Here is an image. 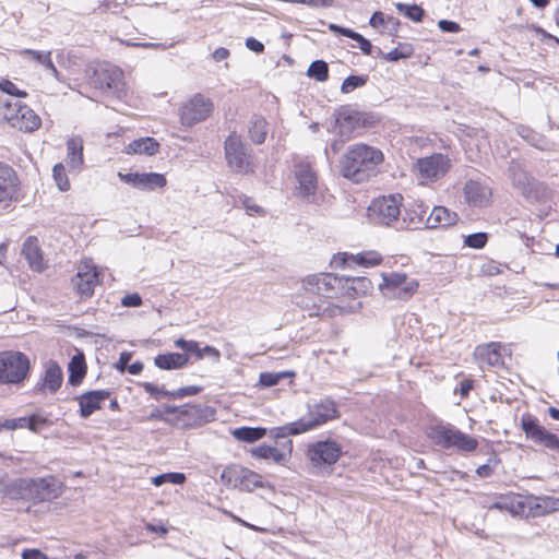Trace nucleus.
<instances>
[{"instance_id":"f257e3e1","label":"nucleus","mask_w":559,"mask_h":559,"mask_svg":"<svg viewBox=\"0 0 559 559\" xmlns=\"http://www.w3.org/2000/svg\"><path fill=\"white\" fill-rule=\"evenodd\" d=\"M383 160L379 148L357 143L348 146L340 163V171L343 177L359 183L376 176Z\"/></svg>"},{"instance_id":"f03ea898","label":"nucleus","mask_w":559,"mask_h":559,"mask_svg":"<svg viewBox=\"0 0 559 559\" xmlns=\"http://www.w3.org/2000/svg\"><path fill=\"white\" fill-rule=\"evenodd\" d=\"M402 200L401 194H391L373 200L368 207L370 219L376 224L395 229L408 227L405 221L400 218Z\"/></svg>"},{"instance_id":"7ed1b4c3","label":"nucleus","mask_w":559,"mask_h":559,"mask_svg":"<svg viewBox=\"0 0 559 559\" xmlns=\"http://www.w3.org/2000/svg\"><path fill=\"white\" fill-rule=\"evenodd\" d=\"M428 437L435 444L443 449L454 448L462 452L475 451L478 445L475 438L450 425H436L430 427Z\"/></svg>"},{"instance_id":"20e7f679","label":"nucleus","mask_w":559,"mask_h":559,"mask_svg":"<svg viewBox=\"0 0 559 559\" xmlns=\"http://www.w3.org/2000/svg\"><path fill=\"white\" fill-rule=\"evenodd\" d=\"M29 370L28 357L15 350L0 352V383L17 384L25 380Z\"/></svg>"},{"instance_id":"39448f33","label":"nucleus","mask_w":559,"mask_h":559,"mask_svg":"<svg viewBox=\"0 0 559 559\" xmlns=\"http://www.w3.org/2000/svg\"><path fill=\"white\" fill-rule=\"evenodd\" d=\"M90 83L116 98H122L126 95L123 72L116 66H98L94 69Z\"/></svg>"},{"instance_id":"423d86ee","label":"nucleus","mask_w":559,"mask_h":559,"mask_svg":"<svg viewBox=\"0 0 559 559\" xmlns=\"http://www.w3.org/2000/svg\"><path fill=\"white\" fill-rule=\"evenodd\" d=\"M416 280L408 277L405 273L391 272L382 275L379 289L386 299L408 300L417 290Z\"/></svg>"},{"instance_id":"0eeeda50","label":"nucleus","mask_w":559,"mask_h":559,"mask_svg":"<svg viewBox=\"0 0 559 559\" xmlns=\"http://www.w3.org/2000/svg\"><path fill=\"white\" fill-rule=\"evenodd\" d=\"M3 117L13 127L24 132H33L40 124V118L21 100H3Z\"/></svg>"},{"instance_id":"6e6552de","label":"nucleus","mask_w":559,"mask_h":559,"mask_svg":"<svg viewBox=\"0 0 559 559\" xmlns=\"http://www.w3.org/2000/svg\"><path fill=\"white\" fill-rule=\"evenodd\" d=\"M336 404L331 399H323L318 403L309 404L308 412L298 419L302 432H308L338 418Z\"/></svg>"},{"instance_id":"1a4fd4ad","label":"nucleus","mask_w":559,"mask_h":559,"mask_svg":"<svg viewBox=\"0 0 559 559\" xmlns=\"http://www.w3.org/2000/svg\"><path fill=\"white\" fill-rule=\"evenodd\" d=\"M344 276H337L333 273H320L308 275L302 281L304 289L319 298H335L342 295V284Z\"/></svg>"},{"instance_id":"9d476101","label":"nucleus","mask_w":559,"mask_h":559,"mask_svg":"<svg viewBox=\"0 0 559 559\" xmlns=\"http://www.w3.org/2000/svg\"><path fill=\"white\" fill-rule=\"evenodd\" d=\"M451 167V160L447 155L435 153L417 159L414 165L417 178L421 183L433 182L445 176Z\"/></svg>"},{"instance_id":"9b49d317","label":"nucleus","mask_w":559,"mask_h":559,"mask_svg":"<svg viewBox=\"0 0 559 559\" xmlns=\"http://www.w3.org/2000/svg\"><path fill=\"white\" fill-rule=\"evenodd\" d=\"M225 158L229 168L238 174H248L251 168L250 150L236 133L230 134L224 143Z\"/></svg>"},{"instance_id":"f8f14e48","label":"nucleus","mask_w":559,"mask_h":559,"mask_svg":"<svg viewBox=\"0 0 559 559\" xmlns=\"http://www.w3.org/2000/svg\"><path fill=\"white\" fill-rule=\"evenodd\" d=\"M224 485L240 490L252 491L262 487V478L259 474L239 465H229L221 474Z\"/></svg>"},{"instance_id":"ddd939ff","label":"nucleus","mask_w":559,"mask_h":559,"mask_svg":"<svg viewBox=\"0 0 559 559\" xmlns=\"http://www.w3.org/2000/svg\"><path fill=\"white\" fill-rule=\"evenodd\" d=\"M343 453L342 445L335 440L326 439L311 443L307 455L313 466H331L335 464Z\"/></svg>"},{"instance_id":"4468645a","label":"nucleus","mask_w":559,"mask_h":559,"mask_svg":"<svg viewBox=\"0 0 559 559\" xmlns=\"http://www.w3.org/2000/svg\"><path fill=\"white\" fill-rule=\"evenodd\" d=\"M213 103L202 94H195L180 108V121L183 126H193L205 120L213 111Z\"/></svg>"},{"instance_id":"2eb2a0df","label":"nucleus","mask_w":559,"mask_h":559,"mask_svg":"<svg viewBox=\"0 0 559 559\" xmlns=\"http://www.w3.org/2000/svg\"><path fill=\"white\" fill-rule=\"evenodd\" d=\"M521 426L526 437L535 443L543 444L549 450H559V438L538 424L531 415H523Z\"/></svg>"},{"instance_id":"dca6fc26","label":"nucleus","mask_w":559,"mask_h":559,"mask_svg":"<svg viewBox=\"0 0 559 559\" xmlns=\"http://www.w3.org/2000/svg\"><path fill=\"white\" fill-rule=\"evenodd\" d=\"M294 173L298 195L307 201H313L318 188V177L310 163L306 160L297 163Z\"/></svg>"},{"instance_id":"f3484780","label":"nucleus","mask_w":559,"mask_h":559,"mask_svg":"<svg viewBox=\"0 0 559 559\" xmlns=\"http://www.w3.org/2000/svg\"><path fill=\"white\" fill-rule=\"evenodd\" d=\"M463 194L469 206L485 207L490 204L492 192L484 182L469 179L464 185Z\"/></svg>"},{"instance_id":"a211bd4d","label":"nucleus","mask_w":559,"mask_h":559,"mask_svg":"<svg viewBox=\"0 0 559 559\" xmlns=\"http://www.w3.org/2000/svg\"><path fill=\"white\" fill-rule=\"evenodd\" d=\"M29 490L38 501H50L62 493V484L49 476L32 480Z\"/></svg>"},{"instance_id":"6ab92c4d","label":"nucleus","mask_w":559,"mask_h":559,"mask_svg":"<svg viewBox=\"0 0 559 559\" xmlns=\"http://www.w3.org/2000/svg\"><path fill=\"white\" fill-rule=\"evenodd\" d=\"M99 283V274L96 267L88 263L79 266L73 284L81 296L90 297L94 293L95 286Z\"/></svg>"},{"instance_id":"aec40b11","label":"nucleus","mask_w":559,"mask_h":559,"mask_svg":"<svg viewBox=\"0 0 559 559\" xmlns=\"http://www.w3.org/2000/svg\"><path fill=\"white\" fill-rule=\"evenodd\" d=\"M381 262V255L374 251L358 253L356 255L348 253H337L331 260L334 267L352 266L354 264L365 267L378 265Z\"/></svg>"},{"instance_id":"412c9836","label":"nucleus","mask_w":559,"mask_h":559,"mask_svg":"<svg viewBox=\"0 0 559 559\" xmlns=\"http://www.w3.org/2000/svg\"><path fill=\"white\" fill-rule=\"evenodd\" d=\"M501 349L502 346L500 343L491 342L477 346L474 356L480 368H484V366L497 368L504 364Z\"/></svg>"},{"instance_id":"4be33fe9","label":"nucleus","mask_w":559,"mask_h":559,"mask_svg":"<svg viewBox=\"0 0 559 559\" xmlns=\"http://www.w3.org/2000/svg\"><path fill=\"white\" fill-rule=\"evenodd\" d=\"M483 508L489 510H498L501 512H508L512 515H520L525 511V503L520 496L511 493L496 498L493 502L484 500L481 502Z\"/></svg>"},{"instance_id":"5701e85b","label":"nucleus","mask_w":559,"mask_h":559,"mask_svg":"<svg viewBox=\"0 0 559 559\" xmlns=\"http://www.w3.org/2000/svg\"><path fill=\"white\" fill-rule=\"evenodd\" d=\"M110 395L109 391L95 390L88 391L76 397L80 405V415L83 418L90 417L95 411L100 408V405Z\"/></svg>"},{"instance_id":"b1692460","label":"nucleus","mask_w":559,"mask_h":559,"mask_svg":"<svg viewBox=\"0 0 559 559\" xmlns=\"http://www.w3.org/2000/svg\"><path fill=\"white\" fill-rule=\"evenodd\" d=\"M358 114L348 106H343L335 111V127L341 136L350 138L352 132L358 127Z\"/></svg>"},{"instance_id":"393cba45","label":"nucleus","mask_w":559,"mask_h":559,"mask_svg":"<svg viewBox=\"0 0 559 559\" xmlns=\"http://www.w3.org/2000/svg\"><path fill=\"white\" fill-rule=\"evenodd\" d=\"M17 177L12 167L0 163V202H9L15 195Z\"/></svg>"},{"instance_id":"a878e982","label":"nucleus","mask_w":559,"mask_h":559,"mask_svg":"<svg viewBox=\"0 0 559 559\" xmlns=\"http://www.w3.org/2000/svg\"><path fill=\"white\" fill-rule=\"evenodd\" d=\"M459 219L455 212L444 206H435L426 219L425 226L433 229L439 227H449L454 225Z\"/></svg>"},{"instance_id":"bb28decb","label":"nucleus","mask_w":559,"mask_h":559,"mask_svg":"<svg viewBox=\"0 0 559 559\" xmlns=\"http://www.w3.org/2000/svg\"><path fill=\"white\" fill-rule=\"evenodd\" d=\"M509 177L513 186L521 191L522 194L530 192L532 187V177L524 169L522 163L512 160L509 166Z\"/></svg>"},{"instance_id":"cd10ccee","label":"nucleus","mask_w":559,"mask_h":559,"mask_svg":"<svg viewBox=\"0 0 559 559\" xmlns=\"http://www.w3.org/2000/svg\"><path fill=\"white\" fill-rule=\"evenodd\" d=\"M22 253L33 270L39 272L44 269V259L37 238L29 236L23 245Z\"/></svg>"},{"instance_id":"c85d7f7f","label":"nucleus","mask_w":559,"mask_h":559,"mask_svg":"<svg viewBox=\"0 0 559 559\" xmlns=\"http://www.w3.org/2000/svg\"><path fill=\"white\" fill-rule=\"evenodd\" d=\"M188 361L189 357L180 353L160 354L154 358L155 366L163 370L180 369L185 367Z\"/></svg>"},{"instance_id":"c756f323","label":"nucleus","mask_w":559,"mask_h":559,"mask_svg":"<svg viewBox=\"0 0 559 559\" xmlns=\"http://www.w3.org/2000/svg\"><path fill=\"white\" fill-rule=\"evenodd\" d=\"M159 143L153 138L136 139L128 144L126 152L128 154H141L152 156L158 152Z\"/></svg>"},{"instance_id":"7c9ffc66","label":"nucleus","mask_w":559,"mask_h":559,"mask_svg":"<svg viewBox=\"0 0 559 559\" xmlns=\"http://www.w3.org/2000/svg\"><path fill=\"white\" fill-rule=\"evenodd\" d=\"M62 379L63 373L59 365L53 360H49L46 364L43 385L46 386L50 393H56L61 386Z\"/></svg>"},{"instance_id":"2f4dec72","label":"nucleus","mask_w":559,"mask_h":559,"mask_svg":"<svg viewBox=\"0 0 559 559\" xmlns=\"http://www.w3.org/2000/svg\"><path fill=\"white\" fill-rule=\"evenodd\" d=\"M68 381L72 385H79L86 374V362L83 353L74 355L68 365Z\"/></svg>"},{"instance_id":"473e14b6","label":"nucleus","mask_w":559,"mask_h":559,"mask_svg":"<svg viewBox=\"0 0 559 559\" xmlns=\"http://www.w3.org/2000/svg\"><path fill=\"white\" fill-rule=\"evenodd\" d=\"M67 160L72 169H80L83 165V141L75 136L67 141Z\"/></svg>"},{"instance_id":"72a5a7b5","label":"nucleus","mask_w":559,"mask_h":559,"mask_svg":"<svg viewBox=\"0 0 559 559\" xmlns=\"http://www.w3.org/2000/svg\"><path fill=\"white\" fill-rule=\"evenodd\" d=\"M370 287L371 282L366 277L344 276V283L342 284V295L355 296L366 294Z\"/></svg>"},{"instance_id":"f704fd0d","label":"nucleus","mask_w":559,"mask_h":559,"mask_svg":"<svg viewBox=\"0 0 559 559\" xmlns=\"http://www.w3.org/2000/svg\"><path fill=\"white\" fill-rule=\"evenodd\" d=\"M267 131V121L262 116L254 115L251 117L248 132L253 143L262 144L266 139Z\"/></svg>"},{"instance_id":"c9c22d12","label":"nucleus","mask_w":559,"mask_h":559,"mask_svg":"<svg viewBox=\"0 0 559 559\" xmlns=\"http://www.w3.org/2000/svg\"><path fill=\"white\" fill-rule=\"evenodd\" d=\"M329 28L333 33L341 34V35H343L345 37H348V38H352V39L356 40L358 43L359 48H360V50L362 51L364 55L369 56V55L372 53L373 47H372L370 40L365 38L359 33H356V32H354L350 28H346V27H343V26H340V25H336V24H330Z\"/></svg>"},{"instance_id":"e433bc0d","label":"nucleus","mask_w":559,"mask_h":559,"mask_svg":"<svg viewBox=\"0 0 559 559\" xmlns=\"http://www.w3.org/2000/svg\"><path fill=\"white\" fill-rule=\"evenodd\" d=\"M233 436L243 442L252 443L266 435V429L261 427H239L233 430Z\"/></svg>"},{"instance_id":"4c0bfd02","label":"nucleus","mask_w":559,"mask_h":559,"mask_svg":"<svg viewBox=\"0 0 559 559\" xmlns=\"http://www.w3.org/2000/svg\"><path fill=\"white\" fill-rule=\"evenodd\" d=\"M252 455L258 459L271 460L274 463H283L286 460V453L280 451L277 448L261 444L251 451Z\"/></svg>"},{"instance_id":"58836bf2","label":"nucleus","mask_w":559,"mask_h":559,"mask_svg":"<svg viewBox=\"0 0 559 559\" xmlns=\"http://www.w3.org/2000/svg\"><path fill=\"white\" fill-rule=\"evenodd\" d=\"M167 180L164 175L157 173H142L140 174V190L153 191L156 188H164Z\"/></svg>"},{"instance_id":"ea45409f","label":"nucleus","mask_w":559,"mask_h":559,"mask_svg":"<svg viewBox=\"0 0 559 559\" xmlns=\"http://www.w3.org/2000/svg\"><path fill=\"white\" fill-rule=\"evenodd\" d=\"M378 57L388 61H397L400 59L408 58L413 55L414 48L408 43H400L399 46L389 52H383L380 48L377 49Z\"/></svg>"},{"instance_id":"a19ab883","label":"nucleus","mask_w":559,"mask_h":559,"mask_svg":"<svg viewBox=\"0 0 559 559\" xmlns=\"http://www.w3.org/2000/svg\"><path fill=\"white\" fill-rule=\"evenodd\" d=\"M307 74L319 82L326 81L329 78L328 63L323 60H316L311 62V64L308 68Z\"/></svg>"},{"instance_id":"79ce46f5","label":"nucleus","mask_w":559,"mask_h":559,"mask_svg":"<svg viewBox=\"0 0 559 559\" xmlns=\"http://www.w3.org/2000/svg\"><path fill=\"white\" fill-rule=\"evenodd\" d=\"M301 433L304 432L298 420L271 429V435L274 438H286L288 436H298Z\"/></svg>"},{"instance_id":"37998d69","label":"nucleus","mask_w":559,"mask_h":559,"mask_svg":"<svg viewBox=\"0 0 559 559\" xmlns=\"http://www.w3.org/2000/svg\"><path fill=\"white\" fill-rule=\"evenodd\" d=\"M396 10L414 22H420L425 11L417 4L396 3Z\"/></svg>"},{"instance_id":"c03bdc74","label":"nucleus","mask_w":559,"mask_h":559,"mask_svg":"<svg viewBox=\"0 0 559 559\" xmlns=\"http://www.w3.org/2000/svg\"><path fill=\"white\" fill-rule=\"evenodd\" d=\"M186 480V476L182 473H166L160 474L152 478V484L159 487L166 483L181 485Z\"/></svg>"},{"instance_id":"a18cd8bd","label":"nucleus","mask_w":559,"mask_h":559,"mask_svg":"<svg viewBox=\"0 0 559 559\" xmlns=\"http://www.w3.org/2000/svg\"><path fill=\"white\" fill-rule=\"evenodd\" d=\"M367 75H349L343 81L341 91L344 94L350 93L357 87L364 86L367 83Z\"/></svg>"},{"instance_id":"49530a36","label":"nucleus","mask_w":559,"mask_h":559,"mask_svg":"<svg viewBox=\"0 0 559 559\" xmlns=\"http://www.w3.org/2000/svg\"><path fill=\"white\" fill-rule=\"evenodd\" d=\"M52 176L56 185L61 191H68L70 189V182L63 164L59 163L53 166Z\"/></svg>"},{"instance_id":"de8ad7c7","label":"nucleus","mask_w":559,"mask_h":559,"mask_svg":"<svg viewBox=\"0 0 559 559\" xmlns=\"http://www.w3.org/2000/svg\"><path fill=\"white\" fill-rule=\"evenodd\" d=\"M287 374L286 372H262L259 378V384L264 388L274 386Z\"/></svg>"},{"instance_id":"09e8293b","label":"nucleus","mask_w":559,"mask_h":559,"mask_svg":"<svg viewBox=\"0 0 559 559\" xmlns=\"http://www.w3.org/2000/svg\"><path fill=\"white\" fill-rule=\"evenodd\" d=\"M488 241V235L486 233H475L465 237L464 245L474 248L481 249Z\"/></svg>"},{"instance_id":"8fccbe9b","label":"nucleus","mask_w":559,"mask_h":559,"mask_svg":"<svg viewBox=\"0 0 559 559\" xmlns=\"http://www.w3.org/2000/svg\"><path fill=\"white\" fill-rule=\"evenodd\" d=\"M201 391H202V388H201V386H198V385H189V386L180 388V389H178V390H174V391H171L168 395H169V399H173V400H179V399H183V397H186V396L197 395V394H199Z\"/></svg>"},{"instance_id":"3c124183","label":"nucleus","mask_w":559,"mask_h":559,"mask_svg":"<svg viewBox=\"0 0 559 559\" xmlns=\"http://www.w3.org/2000/svg\"><path fill=\"white\" fill-rule=\"evenodd\" d=\"M0 90L10 96H15V97H26L27 96V93L25 91L17 88V86L9 80H2L0 82Z\"/></svg>"},{"instance_id":"603ef678","label":"nucleus","mask_w":559,"mask_h":559,"mask_svg":"<svg viewBox=\"0 0 559 559\" xmlns=\"http://www.w3.org/2000/svg\"><path fill=\"white\" fill-rule=\"evenodd\" d=\"M516 132L520 136L525 139L528 143L532 145L538 146V142L540 140L539 134L534 132L532 129L525 126H519L516 127Z\"/></svg>"},{"instance_id":"864d4df0","label":"nucleus","mask_w":559,"mask_h":559,"mask_svg":"<svg viewBox=\"0 0 559 559\" xmlns=\"http://www.w3.org/2000/svg\"><path fill=\"white\" fill-rule=\"evenodd\" d=\"M142 386L146 393H148L151 396L155 397L156 400L159 399L160 396L169 399L168 394L171 392V391L166 390L164 386L159 388L151 382H144L142 384Z\"/></svg>"},{"instance_id":"5fc2aeb1","label":"nucleus","mask_w":559,"mask_h":559,"mask_svg":"<svg viewBox=\"0 0 559 559\" xmlns=\"http://www.w3.org/2000/svg\"><path fill=\"white\" fill-rule=\"evenodd\" d=\"M175 346L181 348L186 353H195L198 357H202L198 343L194 341H186L183 338H179L175 342Z\"/></svg>"},{"instance_id":"6e6d98bb","label":"nucleus","mask_w":559,"mask_h":559,"mask_svg":"<svg viewBox=\"0 0 559 559\" xmlns=\"http://www.w3.org/2000/svg\"><path fill=\"white\" fill-rule=\"evenodd\" d=\"M118 177L120 178L121 181H123L124 183H128L136 189H139V186H140V173H128V174H123V173H118Z\"/></svg>"},{"instance_id":"4d7b16f0","label":"nucleus","mask_w":559,"mask_h":559,"mask_svg":"<svg viewBox=\"0 0 559 559\" xmlns=\"http://www.w3.org/2000/svg\"><path fill=\"white\" fill-rule=\"evenodd\" d=\"M121 304L124 307H140L142 305V298L139 294H129L121 299Z\"/></svg>"},{"instance_id":"13d9d810","label":"nucleus","mask_w":559,"mask_h":559,"mask_svg":"<svg viewBox=\"0 0 559 559\" xmlns=\"http://www.w3.org/2000/svg\"><path fill=\"white\" fill-rule=\"evenodd\" d=\"M46 424L47 419L37 415H32L29 416L28 429L37 432L41 429V427L46 426Z\"/></svg>"},{"instance_id":"bf43d9fd","label":"nucleus","mask_w":559,"mask_h":559,"mask_svg":"<svg viewBox=\"0 0 559 559\" xmlns=\"http://www.w3.org/2000/svg\"><path fill=\"white\" fill-rule=\"evenodd\" d=\"M10 426V430H15L19 428H28L29 424V416L28 417H19V418H11L7 423Z\"/></svg>"},{"instance_id":"052dcab7","label":"nucleus","mask_w":559,"mask_h":559,"mask_svg":"<svg viewBox=\"0 0 559 559\" xmlns=\"http://www.w3.org/2000/svg\"><path fill=\"white\" fill-rule=\"evenodd\" d=\"M438 25L441 31L448 33H457L461 29L460 25L456 22L449 20H441L439 21Z\"/></svg>"},{"instance_id":"680f3d73","label":"nucleus","mask_w":559,"mask_h":559,"mask_svg":"<svg viewBox=\"0 0 559 559\" xmlns=\"http://www.w3.org/2000/svg\"><path fill=\"white\" fill-rule=\"evenodd\" d=\"M297 3L306 4L310 8H329L333 4V0H298Z\"/></svg>"},{"instance_id":"e2e57ef3","label":"nucleus","mask_w":559,"mask_h":559,"mask_svg":"<svg viewBox=\"0 0 559 559\" xmlns=\"http://www.w3.org/2000/svg\"><path fill=\"white\" fill-rule=\"evenodd\" d=\"M22 53L29 56L33 60L37 61L38 63H43L46 57L48 56V51L43 52L32 49H25Z\"/></svg>"},{"instance_id":"0e129e2a","label":"nucleus","mask_w":559,"mask_h":559,"mask_svg":"<svg viewBox=\"0 0 559 559\" xmlns=\"http://www.w3.org/2000/svg\"><path fill=\"white\" fill-rule=\"evenodd\" d=\"M246 46L248 49L254 52H262L264 50V45L253 37H249L246 39Z\"/></svg>"},{"instance_id":"69168bd1","label":"nucleus","mask_w":559,"mask_h":559,"mask_svg":"<svg viewBox=\"0 0 559 559\" xmlns=\"http://www.w3.org/2000/svg\"><path fill=\"white\" fill-rule=\"evenodd\" d=\"M119 7H120V4L116 0H104L99 4L97 10H99L100 12H105L107 10H110L112 12H117Z\"/></svg>"},{"instance_id":"338daca9","label":"nucleus","mask_w":559,"mask_h":559,"mask_svg":"<svg viewBox=\"0 0 559 559\" xmlns=\"http://www.w3.org/2000/svg\"><path fill=\"white\" fill-rule=\"evenodd\" d=\"M130 359H131L130 353H127V352L121 353L119 360L116 365L117 369L123 372L126 369H128V366H129L128 364H129Z\"/></svg>"},{"instance_id":"774afa93","label":"nucleus","mask_w":559,"mask_h":559,"mask_svg":"<svg viewBox=\"0 0 559 559\" xmlns=\"http://www.w3.org/2000/svg\"><path fill=\"white\" fill-rule=\"evenodd\" d=\"M23 559H47L46 555L37 549H27L22 554Z\"/></svg>"}]
</instances>
